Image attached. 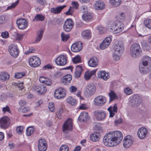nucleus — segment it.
<instances>
[{"instance_id":"obj_7","label":"nucleus","mask_w":151,"mask_h":151,"mask_svg":"<svg viewBox=\"0 0 151 151\" xmlns=\"http://www.w3.org/2000/svg\"><path fill=\"white\" fill-rule=\"evenodd\" d=\"M66 91L65 89L62 87H59L55 91L54 96L58 99H60L65 97L66 96Z\"/></svg>"},{"instance_id":"obj_34","label":"nucleus","mask_w":151,"mask_h":151,"mask_svg":"<svg viewBox=\"0 0 151 151\" xmlns=\"http://www.w3.org/2000/svg\"><path fill=\"white\" fill-rule=\"evenodd\" d=\"M100 136V134L98 132H94L91 135L90 138L91 140L92 141L96 142L98 141L99 138Z\"/></svg>"},{"instance_id":"obj_61","label":"nucleus","mask_w":151,"mask_h":151,"mask_svg":"<svg viewBox=\"0 0 151 151\" xmlns=\"http://www.w3.org/2000/svg\"><path fill=\"white\" fill-rule=\"evenodd\" d=\"M44 83L47 86H50L52 83V81L51 79L47 78Z\"/></svg>"},{"instance_id":"obj_26","label":"nucleus","mask_w":151,"mask_h":151,"mask_svg":"<svg viewBox=\"0 0 151 151\" xmlns=\"http://www.w3.org/2000/svg\"><path fill=\"white\" fill-rule=\"evenodd\" d=\"M35 90L41 94H43L47 91L46 88L44 85H36L35 86Z\"/></svg>"},{"instance_id":"obj_18","label":"nucleus","mask_w":151,"mask_h":151,"mask_svg":"<svg viewBox=\"0 0 151 151\" xmlns=\"http://www.w3.org/2000/svg\"><path fill=\"white\" fill-rule=\"evenodd\" d=\"M148 133L147 130L144 127L140 128L137 132V135L139 138L142 139L145 138Z\"/></svg>"},{"instance_id":"obj_27","label":"nucleus","mask_w":151,"mask_h":151,"mask_svg":"<svg viewBox=\"0 0 151 151\" xmlns=\"http://www.w3.org/2000/svg\"><path fill=\"white\" fill-rule=\"evenodd\" d=\"M94 8L97 10H101L105 7V4L102 1L99 0L97 1L94 4Z\"/></svg>"},{"instance_id":"obj_17","label":"nucleus","mask_w":151,"mask_h":151,"mask_svg":"<svg viewBox=\"0 0 151 151\" xmlns=\"http://www.w3.org/2000/svg\"><path fill=\"white\" fill-rule=\"evenodd\" d=\"M55 63L58 65H64L67 63L66 57L63 55H60L56 59Z\"/></svg>"},{"instance_id":"obj_32","label":"nucleus","mask_w":151,"mask_h":151,"mask_svg":"<svg viewBox=\"0 0 151 151\" xmlns=\"http://www.w3.org/2000/svg\"><path fill=\"white\" fill-rule=\"evenodd\" d=\"M44 32V30H43L41 29L40 30L37 32V37L36 38L35 41V43H38L41 40L42 38Z\"/></svg>"},{"instance_id":"obj_23","label":"nucleus","mask_w":151,"mask_h":151,"mask_svg":"<svg viewBox=\"0 0 151 151\" xmlns=\"http://www.w3.org/2000/svg\"><path fill=\"white\" fill-rule=\"evenodd\" d=\"M86 91L89 96L93 95L96 91L95 86L93 83L88 85L86 87Z\"/></svg>"},{"instance_id":"obj_14","label":"nucleus","mask_w":151,"mask_h":151,"mask_svg":"<svg viewBox=\"0 0 151 151\" xmlns=\"http://www.w3.org/2000/svg\"><path fill=\"white\" fill-rule=\"evenodd\" d=\"M73 129L72 122L71 119H67L64 123L63 125V130L65 132L67 130H71Z\"/></svg>"},{"instance_id":"obj_30","label":"nucleus","mask_w":151,"mask_h":151,"mask_svg":"<svg viewBox=\"0 0 151 151\" xmlns=\"http://www.w3.org/2000/svg\"><path fill=\"white\" fill-rule=\"evenodd\" d=\"M66 6H59L55 8H52L50 9V12L53 14H58Z\"/></svg>"},{"instance_id":"obj_9","label":"nucleus","mask_w":151,"mask_h":151,"mask_svg":"<svg viewBox=\"0 0 151 151\" xmlns=\"http://www.w3.org/2000/svg\"><path fill=\"white\" fill-rule=\"evenodd\" d=\"M74 23L70 19H68L65 21L63 25L64 30L66 32H69L72 29Z\"/></svg>"},{"instance_id":"obj_10","label":"nucleus","mask_w":151,"mask_h":151,"mask_svg":"<svg viewBox=\"0 0 151 151\" xmlns=\"http://www.w3.org/2000/svg\"><path fill=\"white\" fill-rule=\"evenodd\" d=\"M17 23L19 28L22 29H25L28 25L27 20L24 18L18 19L17 21Z\"/></svg>"},{"instance_id":"obj_45","label":"nucleus","mask_w":151,"mask_h":151,"mask_svg":"<svg viewBox=\"0 0 151 151\" xmlns=\"http://www.w3.org/2000/svg\"><path fill=\"white\" fill-rule=\"evenodd\" d=\"M73 61L74 63H77L81 62V58L79 55H77L73 59Z\"/></svg>"},{"instance_id":"obj_55","label":"nucleus","mask_w":151,"mask_h":151,"mask_svg":"<svg viewBox=\"0 0 151 151\" xmlns=\"http://www.w3.org/2000/svg\"><path fill=\"white\" fill-rule=\"evenodd\" d=\"M2 111L4 113L6 112H8L9 113H10L11 112L9 107L7 106L5 107H4L2 109Z\"/></svg>"},{"instance_id":"obj_56","label":"nucleus","mask_w":151,"mask_h":151,"mask_svg":"<svg viewBox=\"0 0 151 151\" xmlns=\"http://www.w3.org/2000/svg\"><path fill=\"white\" fill-rule=\"evenodd\" d=\"M35 48L33 47H31L29 49V50L25 52V54L26 55L29 54V53L34 52L35 51Z\"/></svg>"},{"instance_id":"obj_21","label":"nucleus","mask_w":151,"mask_h":151,"mask_svg":"<svg viewBox=\"0 0 151 151\" xmlns=\"http://www.w3.org/2000/svg\"><path fill=\"white\" fill-rule=\"evenodd\" d=\"M99 60L96 57H93L91 58L88 62V65L92 67H95L98 65Z\"/></svg>"},{"instance_id":"obj_58","label":"nucleus","mask_w":151,"mask_h":151,"mask_svg":"<svg viewBox=\"0 0 151 151\" xmlns=\"http://www.w3.org/2000/svg\"><path fill=\"white\" fill-rule=\"evenodd\" d=\"M124 93L127 95H129L132 93V90L129 88H125L124 90Z\"/></svg>"},{"instance_id":"obj_33","label":"nucleus","mask_w":151,"mask_h":151,"mask_svg":"<svg viewBox=\"0 0 151 151\" xmlns=\"http://www.w3.org/2000/svg\"><path fill=\"white\" fill-rule=\"evenodd\" d=\"M83 69L81 66L78 65L76 68V71L75 76L76 78H78L80 77L82 72Z\"/></svg>"},{"instance_id":"obj_52","label":"nucleus","mask_w":151,"mask_h":151,"mask_svg":"<svg viewBox=\"0 0 151 151\" xmlns=\"http://www.w3.org/2000/svg\"><path fill=\"white\" fill-rule=\"evenodd\" d=\"M74 8L70 6L68 10L65 12V14L67 15H72V13L74 12Z\"/></svg>"},{"instance_id":"obj_13","label":"nucleus","mask_w":151,"mask_h":151,"mask_svg":"<svg viewBox=\"0 0 151 151\" xmlns=\"http://www.w3.org/2000/svg\"><path fill=\"white\" fill-rule=\"evenodd\" d=\"M9 118L7 116H4L0 119V127L2 128L6 129L9 125Z\"/></svg>"},{"instance_id":"obj_53","label":"nucleus","mask_w":151,"mask_h":151,"mask_svg":"<svg viewBox=\"0 0 151 151\" xmlns=\"http://www.w3.org/2000/svg\"><path fill=\"white\" fill-rule=\"evenodd\" d=\"M63 110L62 108H60L58 110V112L56 114V115L57 117L58 118L60 119H61V117L60 116V115L63 112Z\"/></svg>"},{"instance_id":"obj_16","label":"nucleus","mask_w":151,"mask_h":151,"mask_svg":"<svg viewBox=\"0 0 151 151\" xmlns=\"http://www.w3.org/2000/svg\"><path fill=\"white\" fill-rule=\"evenodd\" d=\"M106 101L105 97L102 96H99L94 99V103L95 105L101 106L105 103Z\"/></svg>"},{"instance_id":"obj_35","label":"nucleus","mask_w":151,"mask_h":151,"mask_svg":"<svg viewBox=\"0 0 151 151\" xmlns=\"http://www.w3.org/2000/svg\"><path fill=\"white\" fill-rule=\"evenodd\" d=\"M97 69L93 70L90 72H86L84 75L85 79L87 81L89 80L92 75H94L96 73Z\"/></svg>"},{"instance_id":"obj_4","label":"nucleus","mask_w":151,"mask_h":151,"mask_svg":"<svg viewBox=\"0 0 151 151\" xmlns=\"http://www.w3.org/2000/svg\"><path fill=\"white\" fill-rule=\"evenodd\" d=\"M109 27L110 29L114 30L115 33H117L120 32L124 28V24L120 23H116L114 22H110L109 24Z\"/></svg>"},{"instance_id":"obj_47","label":"nucleus","mask_w":151,"mask_h":151,"mask_svg":"<svg viewBox=\"0 0 151 151\" xmlns=\"http://www.w3.org/2000/svg\"><path fill=\"white\" fill-rule=\"evenodd\" d=\"M121 53H115L113 52V57L114 59L116 60H119L120 59V56Z\"/></svg>"},{"instance_id":"obj_37","label":"nucleus","mask_w":151,"mask_h":151,"mask_svg":"<svg viewBox=\"0 0 151 151\" xmlns=\"http://www.w3.org/2000/svg\"><path fill=\"white\" fill-rule=\"evenodd\" d=\"M45 19V17L42 14H38L36 15L33 20V21H43Z\"/></svg>"},{"instance_id":"obj_2","label":"nucleus","mask_w":151,"mask_h":151,"mask_svg":"<svg viewBox=\"0 0 151 151\" xmlns=\"http://www.w3.org/2000/svg\"><path fill=\"white\" fill-rule=\"evenodd\" d=\"M130 54L131 57L134 58H137L142 55V49L138 44L135 43L131 45Z\"/></svg>"},{"instance_id":"obj_25","label":"nucleus","mask_w":151,"mask_h":151,"mask_svg":"<svg viewBox=\"0 0 151 151\" xmlns=\"http://www.w3.org/2000/svg\"><path fill=\"white\" fill-rule=\"evenodd\" d=\"M89 117V116L88 115V113L83 111L81 113L78 119L80 122H84L88 121Z\"/></svg>"},{"instance_id":"obj_39","label":"nucleus","mask_w":151,"mask_h":151,"mask_svg":"<svg viewBox=\"0 0 151 151\" xmlns=\"http://www.w3.org/2000/svg\"><path fill=\"white\" fill-rule=\"evenodd\" d=\"M110 1L111 4L114 7L119 6L121 2V0H110Z\"/></svg>"},{"instance_id":"obj_63","label":"nucleus","mask_w":151,"mask_h":151,"mask_svg":"<svg viewBox=\"0 0 151 151\" xmlns=\"http://www.w3.org/2000/svg\"><path fill=\"white\" fill-rule=\"evenodd\" d=\"M77 88L75 86H72L70 88V91L71 92H74L77 91Z\"/></svg>"},{"instance_id":"obj_19","label":"nucleus","mask_w":151,"mask_h":151,"mask_svg":"<svg viewBox=\"0 0 151 151\" xmlns=\"http://www.w3.org/2000/svg\"><path fill=\"white\" fill-rule=\"evenodd\" d=\"M94 114L98 120H102L106 117V114L102 110H97L94 112Z\"/></svg>"},{"instance_id":"obj_22","label":"nucleus","mask_w":151,"mask_h":151,"mask_svg":"<svg viewBox=\"0 0 151 151\" xmlns=\"http://www.w3.org/2000/svg\"><path fill=\"white\" fill-rule=\"evenodd\" d=\"M82 48V44L81 42H76L72 45L71 50L73 52H77L81 50Z\"/></svg>"},{"instance_id":"obj_29","label":"nucleus","mask_w":151,"mask_h":151,"mask_svg":"<svg viewBox=\"0 0 151 151\" xmlns=\"http://www.w3.org/2000/svg\"><path fill=\"white\" fill-rule=\"evenodd\" d=\"M98 76L99 78L103 79L104 80H106L109 78V74L106 73L105 71H99L98 73Z\"/></svg>"},{"instance_id":"obj_12","label":"nucleus","mask_w":151,"mask_h":151,"mask_svg":"<svg viewBox=\"0 0 151 151\" xmlns=\"http://www.w3.org/2000/svg\"><path fill=\"white\" fill-rule=\"evenodd\" d=\"M38 147L39 151H45L47 148L46 142L44 139H40L38 142Z\"/></svg>"},{"instance_id":"obj_57","label":"nucleus","mask_w":151,"mask_h":151,"mask_svg":"<svg viewBox=\"0 0 151 151\" xmlns=\"http://www.w3.org/2000/svg\"><path fill=\"white\" fill-rule=\"evenodd\" d=\"M1 36L3 38H6L9 37V33L8 32L6 31L2 32L1 33Z\"/></svg>"},{"instance_id":"obj_60","label":"nucleus","mask_w":151,"mask_h":151,"mask_svg":"<svg viewBox=\"0 0 151 151\" xmlns=\"http://www.w3.org/2000/svg\"><path fill=\"white\" fill-rule=\"evenodd\" d=\"M97 29L99 31V32L100 34H102L104 32V28L101 26H99L97 27Z\"/></svg>"},{"instance_id":"obj_50","label":"nucleus","mask_w":151,"mask_h":151,"mask_svg":"<svg viewBox=\"0 0 151 151\" xmlns=\"http://www.w3.org/2000/svg\"><path fill=\"white\" fill-rule=\"evenodd\" d=\"M48 108L50 111L51 112L54 111L55 107L54 104L52 102H50L49 103Z\"/></svg>"},{"instance_id":"obj_6","label":"nucleus","mask_w":151,"mask_h":151,"mask_svg":"<svg viewBox=\"0 0 151 151\" xmlns=\"http://www.w3.org/2000/svg\"><path fill=\"white\" fill-rule=\"evenodd\" d=\"M8 49L10 55L13 57L15 58L18 56L19 52L17 45L11 44L9 46Z\"/></svg>"},{"instance_id":"obj_54","label":"nucleus","mask_w":151,"mask_h":151,"mask_svg":"<svg viewBox=\"0 0 151 151\" xmlns=\"http://www.w3.org/2000/svg\"><path fill=\"white\" fill-rule=\"evenodd\" d=\"M23 127L22 126L18 127L16 129L17 132L19 134H21L23 132Z\"/></svg>"},{"instance_id":"obj_31","label":"nucleus","mask_w":151,"mask_h":151,"mask_svg":"<svg viewBox=\"0 0 151 151\" xmlns=\"http://www.w3.org/2000/svg\"><path fill=\"white\" fill-rule=\"evenodd\" d=\"M62 79L63 83L66 85L70 83L72 79V77L70 74H67L64 76Z\"/></svg>"},{"instance_id":"obj_41","label":"nucleus","mask_w":151,"mask_h":151,"mask_svg":"<svg viewBox=\"0 0 151 151\" xmlns=\"http://www.w3.org/2000/svg\"><path fill=\"white\" fill-rule=\"evenodd\" d=\"M144 24L145 26L149 29H151V19H147L144 20Z\"/></svg>"},{"instance_id":"obj_62","label":"nucleus","mask_w":151,"mask_h":151,"mask_svg":"<svg viewBox=\"0 0 151 151\" xmlns=\"http://www.w3.org/2000/svg\"><path fill=\"white\" fill-rule=\"evenodd\" d=\"M26 103V102L24 100H20L19 101V104L22 107L25 105Z\"/></svg>"},{"instance_id":"obj_51","label":"nucleus","mask_w":151,"mask_h":151,"mask_svg":"<svg viewBox=\"0 0 151 151\" xmlns=\"http://www.w3.org/2000/svg\"><path fill=\"white\" fill-rule=\"evenodd\" d=\"M25 75L24 73H15L14 77L15 78H19Z\"/></svg>"},{"instance_id":"obj_48","label":"nucleus","mask_w":151,"mask_h":151,"mask_svg":"<svg viewBox=\"0 0 151 151\" xmlns=\"http://www.w3.org/2000/svg\"><path fill=\"white\" fill-rule=\"evenodd\" d=\"M142 46L146 49H149L150 47L147 44L145 41H142L141 42Z\"/></svg>"},{"instance_id":"obj_1","label":"nucleus","mask_w":151,"mask_h":151,"mask_svg":"<svg viewBox=\"0 0 151 151\" xmlns=\"http://www.w3.org/2000/svg\"><path fill=\"white\" fill-rule=\"evenodd\" d=\"M122 138V133L117 131L107 134L104 136L103 142L105 145L112 147L119 143Z\"/></svg>"},{"instance_id":"obj_8","label":"nucleus","mask_w":151,"mask_h":151,"mask_svg":"<svg viewBox=\"0 0 151 151\" xmlns=\"http://www.w3.org/2000/svg\"><path fill=\"white\" fill-rule=\"evenodd\" d=\"M29 65L32 67L35 68L40 65L41 64L40 60L36 56L31 58L29 60Z\"/></svg>"},{"instance_id":"obj_5","label":"nucleus","mask_w":151,"mask_h":151,"mask_svg":"<svg viewBox=\"0 0 151 151\" xmlns=\"http://www.w3.org/2000/svg\"><path fill=\"white\" fill-rule=\"evenodd\" d=\"M124 43L122 41H119L116 42L113 46V52L122 54L124 52Z\"/></svg>"},{"instance_id":"obj_36","label":"nucleus","mask_w":151,"mask_h":151,"mask_svg":"<svg viewBox=\"0 0 151 151\" xmlns=\"http://www.w3.org/2000/svg\"><path fill=\"white\" fill-rule=\"evenodd\" d=\"M9 75L6 72H2L0 75V79L2 81L6 80L9 78Z\"/></svg>"},{"instance_id":"obj_40","label":"nucleus","mask_w":151,"mask_h":151,"mask_svg":"<svg viewBox=\"0 0 151 151\" xmlns=\"http://www.w3.org/2000/svg\"><path fill=\"white\" fill-rule=\"evenodd\" d=\"M82 34L83 37L86 38L90 37L91 36L90 32L88 30H86L83 31Z\"/></svg>"},{"instance_id":"obj_43","label":"nucleus","mask_w":151,"mask_h":151,"mask_svg":"<svg viewBox=\"0 0 151 151\" xmlns=\"http://www.w3.org/2000/svg\"><path fill=\"white\" fill-rule=\"evenodd\" d=\"M34 129L31 127H28L26 130V134L28 136L31 135L33 132Z\"/></svg>"},{"instance_id":"obj_64","label":"nucleus","mask_w":151,"mask_h":151,"mask_svg":"<svg viewBox=\"0 0 151 151\" xmlns=\"http://www.w3.org/2000/svg\"><path fill=\"white\" fill-rule=\"evenodd\" d=\"M43 68H44V70H46L47 69H52V66H51L50 64H48L46 65H45L43 66Z\"/></svg>"},{"instance_id":"obj_11","label":"nucleus","mask_w":151,"mask_h":151,"mask_svg":"<svg viewBox=\"0 0 151 151\" xmlns=\"http://www.w3.org/2000/svg\"><path fill=\"white\" fill-rule=\"evenodd\" d=\"M81 11L83 13L82 18L85 21H89L92 19V15L90 13L87 12L86 8L82 6Z\"/></svg>"},{"instance_id":"obj_20","label":"nucleus","mask_w":151,"mask_h":151,"mask_svg":"<svg viewBox=\"0 0 151 151\" xmlns=\"http://www.w3.org/2000/svg\"><path fill=\"white\" fill-rule=\"evenodd\" d=\"M111 40V38L110 37H106L100 45V48L104 50L107 48L110 44Z\"/></svg>"},{"instance_id":"obj_24","label":"nucleus","mask_w":151,"mask_h":151,"mask_svg":"<svg viewBox=\"0 0 151 151\" xmlns=\"http://www.w3.org/2000/svg\"><path fill=\"white\" fill-rule=\"evenodd\" d=\"M139 70L142 74H145L148 73L151 70V67H148L139 65Z\"/></svg>"},{"instance_id":"obj_46","label":"nucleus","mask_w":151,"mask_h":151,"mask_svg":"<svg viewBox=\"0 0 151 151\" xmlns=\"http://www.w3.org/2000/svg\"><path fill=\"white\" fill-rule=\"evenodd\" d=\"M19 2V0H17V1H16L14 3H13L10 6H8L7 9L6 10H9V9H12L14 8H15L16 6L18 4Z\"/></svg>"},{"instance_id":"obj_42","label":"nucleus","mask_w":151,"mask_h":151,"mask_svg":"<svg viewBox=\"0 0 151 151\" xmlns=\"http://www.w3.org/2000/svg\"><path fill=\"white\" fill-rule=\"evenodd\" d=\"M66 101L72 105H74L76 102V100L71 96H69L66 99Z\"/></svg>"},{"instance_id":"obj_44","label":"nucleus","mask_w":151,"mask_h":151,"mask_svg":"<svg viewBox=\"0 0 151 151\" xmlns=\"http://www.w3.org/2000/svg\"><path fill=\"white\" fill-rule=\"evenodd\" d=\"M62 40L63 41H66L69 38V35H66L63 32L61 33Z\"/></svg>"},{"instance_id":"obj_28","label":"nucleus","mask_w":151,"mask_h":151,"mask_svg":"<svg viewBox=\"0 0 151 151\" xmlns=\"http://www.w3.org/2000/svg\"><path fill=\"white\" fill-rule=\"evenodd\" d=\"M110 113L109 117H112L114 115L115 113L117 112V107L116 104H115L113 106H110L108 109Z\"/></svg>"},{"instance_id":"obj_3","label":"nucleus","mask_w":151,"mask_h":151,"mask_svg":"<svg viewBox=\"0 0 151 151\" xmlns=\"http://www.w3.org/2000/svg\"><path fill=\"white\" fill-rule=\"evenodd\" d=\"M142 101L141 97L137 94H135L129 98V104L132 108H136L139 106Z\"/></svg>"},{"instance_id":"obj_38","label":"nucleus","mask_w":151,"mask_h":151,"mask_svg":"<svg viewBox=\"0 0 151 151\" xmlns=\"http://www.w3.org/2000/svg\"><path fill=\"white\" fill-rule=\"evenodd\" d=\"M110 97V101H112L117 99V96L115 93L112 90H111L110 93H109Z\"/></svg>"},{"instance_id":"obj_15","label":"nucleus","mask_w":151,"mask_h":151,"mask_svg":"<svg viewBox=\"0 0 151 151\" xmlns=\"http://www.w3.org/2000/svg\"><path fill=\"white\" fill-rule=\"evenodd\" d=\"M123 146L126 148L129 147L133 143L132 137L129 135L125 137L123 141Z\"/></svg>"},{"instance_id":"obj_59","label":"nucleus","mask_w":151,"mask_h":151,"mask_svg":"<svg viewBox=\"0 0 151 151\" xmlns=\"http://www.w3.org/2000/svg\"><path fill=\"white\" fill-rule=\"evenodd\" d=\"M29 111V108L22 106L20 108V111L21 112H27Z\"/></svg>"},{"instance_id":"obj_49","label":"nucleus","mask_w":151,"mask_h":151,"mask_svg":"<svg viewBox=\"0 0 151 151\" xmlns=\"http://www.w3.org/2000/svg\"><path fill=\"white\" fill-rule=\"evenodd\" d=\"M69 148L66 145H62L59 149V151H68Z\"/></svg>"}]
</instances>
